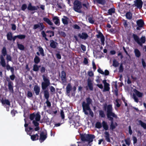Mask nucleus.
Here are the masks:
<instances>
[{"instance_id":"obj_1","label":"nucleus","mask_w":146,"mask_h":146,"mask_svg":"<svg viewBox=\"0 0 146 146\" xmlns=\"http://www.w3.org/2000/svg\"><path fill=\"white\" fill-rule=\"evenodd\" d=\"M42 77L44 82H42L41 86L42 89L44 90V96L46 100L45 103L47 104V107H50L51 106V104L49 101V92L47 90H46L47 87L50 85V81L49 78L46 76L44 74L42 75Z\"/></svg>"},{"instance_id":"obj_2","label":"nucleus","mask_w":146,"mask_h":146,"mask_svg":"<svg viewBox=\"0 0 146 146\" xmlns=\"http://www.w3.org/2000/svg\"><path fill=\"white\" fill-rule=\"evenodd\" d=\"M106 114L107 118L111 121L110 129L111 130H113L118 125L116 122L114 123L113 118H117V116L113 112V108L110 105L108 106Z\"/></svg>"},{"instance_id":"obj_3","label":"nucleus","mask_w":146,"mask_h":146,"mask_svg":"<svg viewBox=\"0 0 146 146\" xmlns=\"http://www.w3.org/2000/svg\"><path fill=\"white\" fill-rule=\"evenodd\" d=\"M86 102L84 101L82 103L83 111L86 115H88V111H89L90 114L91 116L93 117L94 115V113L92 111L90 107V104L92 103V100L90 97H88L86 98Z\"/></svg>"},{"instance_id":"obj_4","label":"nucleus","mask_w":146,"mask_h":146,"mask_svg":"<svg viewBox=\"0 0 146 146\" xmlns=\"http://www.w3.org/2000/svg\"><path fill=\"white\" fill-rule=\"evenodd\" d=\"M80 139L83 142H87L88 144L93 141V139L95 138V136L93 134H80Z\"/></svg>"},{"instance_id":"obj_5","label":"nucleus","mask_w":146,"mask_h":146,"mask_svg":"<svg viewBox=\"0 0 146 146\" xmlns=\"http://www.w3.org/2000/svg\"><path fill=\"white\" fill-rule=\"evenodd\" d=\"M1 52L2 56H1V66L3 67H5L6 66V62L5 59L3 56H5L7 55V50L6 48L4 46L1 50Z\"/></svg>"},{"instance_id":"obj_6","label":"nucleus","mask_w":146,"mask_h":146,"mask_svg":"<svg viewBox=\"0 0 146 146\" xmlns=\"http://www.w3.org/2000/svg\"><path fill=\"white\" fill-rule=\"evenodd\" d=\"M73 8L76 12L81 13L80 9L82 8L81 2L78 0L75 1L73 3Z\"/></svg>"},{"instance_id":"obj_7","label":"nucleus","mask_w":146,"mask_h":146,"mask_svg":"<svg viewBox=\"0 0 146 146\" xmlns=\"http://www.w3.org/2000/svg\"><path fill=\"white\" fill-rule=\"evenodd\" d=\"M25 123L24 124V127H25V131L27 132V134H30V132H33L34 131V129L33 127V126H31L30 124V122H29V123H27L26 120L25 119H24Z\"/></svg>"},{"instance_id":"obj_8","label":"nucleus","mask_w":146,"mask_h":146,"mask_svg":"<svg viewBox=\"0 0 146 146\" xmlns=\"http://www.w3.org/2000/svg\"><path fill=\"white\" fill-rule=\"evenodd\" d=\"M135 41L141 46H142V44L145 43V37H141L140 39L139 37H133Z\"/></svg>"},{"instance_id":"obj_9","label":"nucleus","mask_w":146,"mask_h":146,"mask_svg":"<svg viewBox=\"0 0 146 146\" xmlns=\"http://www.w3.org/2000/svg\"><path fill=\"white\" fill-rule=\"evenodd\" d=\"M44 27H45L42 23H39L37 24L34 25L33 29H38L39 31H41L44 29Z\"/></svg>"},{"instance_id":"obj_10","label":"nucleus","mask_w":146,"mask_h":146,"mask_svg":"<svg viewBox=\"0 0 146 146\" xmlns=\"http://www.w3.org/2000/svg\"><path fill=\"white\" fill-rule=\"evenodd\" d=\"M47 137V133L45 134L44 131H41L40 134V137L39 139V141L40 143L43 142L46 139Z\"/></svg>"},{"instance_id":"obj_11","label":"nucleus","mask_w":146,"mask_h":146,"mask_svg":"<svg viewBox=\"0 0 146 146\" xmlns=\"http://www.w3.org/2000/svg\"><path fill=\"white\" fill-rule=\"evenodd\" d=\"M134 5L137 8L141 9L142 8L143 4V2L141 0H136L134 1Z\"/></svg>"},{"instance_id":"obj_12","label":"nucleus","mask_w":146,"mask_h":146,"mask_svg":"<svg viewBox=\"0 0 146 146\" xmlns=\"http://www.w3.org/2000/svg\"><path fill=\"white\" fill-rule=\"evenodd\" d=\"M102 82L104 84V88L103 91H108L110 90V84L106 82V80H104L102 81Z\"/></svg>"},{"instance_id":"obj_13","label":"nucleus","mask_w":146,"mask_h":146,"mask_svg":"<svg viewBox=\"0 0 146 146\" xmlns=\"http://www.w3.org/2000/svg\"><path fill=\"white\" fill-rule=\"evenodd\" d=\"M61 79L63 83H65L66 81V72L64 71H62L61 72Z\"/></svg>"},{"instance_id":"obj_14","label":"nucleus","mask_w":146,"mask_h":146,"mask_svg":"<svg viewBox=\"0 0 146 146\" xmlns=\"http://www.w3.org/2000/svg\"><path fill=\"white\" fill-rule=\"evenodd\" d=\"M92 80L90 78H88L87 80V85L89 87V89L90 91L93 90V87Z\"/></svg>"},{"instance_id":"obj_15","label":"nucleus","mask_w":146,"mask_h":146,"mask_svg":"<svg viewBox=\"0 0 146 146\" xmlns=\"http://www.w3.org/2000/svg\"><path fill=\"white\" fill-rule=\"evenodd\" d=\"M32 132H30V134H29L31 136V138L33 141H35L38 139L39 135L37 133L35 134L31 135Z\"/></svg>"},{"instance_id":"obj_16","label":"nucleus","mask_w":146,"mask_h":146,"mask_svg":"<svg viewBox=\"0 0 146 146\" xmlns=\"http://www.w3.org/2000/svg\"><path fill=\"white\" fill-rule=\"evenodd\" d=\"M38 121L33 120L32 121V123L36 127L34 129V131H37L40 129V127L39 126V123L38 122Z\"/></svg>"},{"instance_id":"obj_17","label":"nucleus","mask_w":146,"mask_h":146,"mask_svg":"<svg viewBox=\"0 0 146 146\" xmlns=\"http://www.w3.org/2000/svg\"><path fill=\"white\" fill-rule=\"evenodd\" d=\"M104 137L105 138V140L108 142H111L110 139V136L109 132L106 131L104 132Z\"/></svg>"},{"instance_id":"obj_18","label":"nucleus","mask_w":146,"mask_h":146,"mask_svg":"<svg viewBox=\"0 0 146 146\" xmlns=\"http://www.w3.org/2000/svg\"><path fill=\"white\" fill-rule=\"evenodd\" d=\"M33 90L35 92L36 95L37 96L39 94L40 92V87L37 85H35L33 88Z\"/></svg>"},{"instance_id":"obj_19","label":"nucleus","mask_w":146,"mask_h":146,"mask_svg":"<svg viewBox=\"0 0 146 146\" xmlns=\"http://www.w3.org/2000/svg\"><path fill=\"white\" fill-rule=\"evenodd\" d=\"M8 89L11 92L13 93L14 92L13 83L12 82H10L8 83Z\"/></svg>"},{"instance_id":"obj_20","label":"nucleus","mask_w":146,"mask_h":146,"mask_svg":"<svg viewBox=\"0 0 146 146\" xmlns=\"http://www.w3.org/2000/svg\"><path fill=\"white\" fill-rule=\"evenodd\" d=\"M39 8L38 6L36 7L32 6L31 3H29L28 7V9L31 11H34L37 10Z\"/></svg>"},{"instance_id":"obj_21","label":"nucleus","mask_w":146,"mask_h":146,"mask_svg":"<svg viewBox=\"0 0 146 146\" xmlns=\"http://www.w3.org/2000/svg\"><path fill=\"white\" fill-rule=\"evenodd\" d=\"M66 93L67 94H69L72 90V86L70 83L68 84L66 88Z\"/></svg>"},{"instance_id":"obj_22","label":"nucleus","mask_w":146,"mask_h":146,"mask_svg":"<svg viewBox=\"0 0 146 146\" xmlns=\"http://www.w3.org/2000/svg\"><path fill=\"white\" fill-rule=\"evenodd\" d=\"M40 66V65H38L37 64H35L33 65V70L35 72H38Z\"/></svg>"},{"instance_id":"obj_23","label":"nucleus","mask_w":146,"mask_h":146,"mask_svg":"<svg viewBox=\"0 0 146 146\" xmlns=\"http://www.w3.org/2000/svg\"><path fill=\"white\" fill-rule=\"evenodd\" d=\"M38 50L40 52V55L42 56L43 57L45 56V54L44 53V50L42 47L40 46L38 47Z\"/></svg>"},{"instance_id":"obj_24","label":"nucleus","mask_w":146,"mask_h":146,"mask_svg":"<svg viewBox=\"0 0 146 146\" xmlns=\"http://www.w3.org/2000/svg\"><path fill=\"white\" fill-rule=\"evenodd\" d=\"M102 126L104 129L106 131L108 129L109 127L107 123L105 121H103L102 122Z\"/></svg>"},{"instance_id":"obj_25","label":"nucleus","mask_w":146,"mask_h":146,"mask_svg":"<svg viewBox=\"0 0 146 146\" xmlns=\"http://www.w3.org/2000/svg\"><path fill=\"white\" fill-rule=\"evenodd\" d=\"M68 18L65 16H64L62 19V23L64 25L68 24Z\"/></svg>"},{"instance_id":"obj_26","label":"nucleus","mask_w":146,"mask_h":146,"mask_svg":"<svg viewBox=\"0 0 146 146\" xmlns=\"http://www.w3.org/2000/svg\"><path fill=\"white\" fill-rule=\"evenodd\" d=\"M1 103L2 104H6L9 106L10 105V102L7 99L3 100V99L1 100Z\"/></svg>"},{"instance_id":"obj_27","label":"nucleus","mask_w":146,"mask_h":146,"mask_svg":"<svg viewBox=\"0 0 146 146\" xmlns=\"http://www.w3.org/2000/svg\"><path fill=\"white\" fill-rule=\"evenodd\" d=\"M137 23L139 27H142L144 24V23L142 20H139L137 21Z\"/></svg>"},{"instance_id":"obj_28","label":"nucleus","mask_w":146,"mask_h":146,"mask_svg":"<svg viewBox=\"0 0 146 146\" xmlns=\"http://www.w3.org/2000/svg\"><path fill=\"white\" fill-rule=\"evenodd\" d=\"M53 20L54 22L56 25H59V20L57 17H54L53 18Z\"/></svg>"},{"instance_id":"obj_29","label":"nucleus","mask_w":146,"mask_h":146,"mask_svg":"<svg viewBox=\"0 0 146 146\" xmlns=\"http://www.w3.org/2000/svg\"><path fill=\"white\" fill-rule=\"evenodd\" d=\"M135 92L136 95L139 98H141L143 96V93L139 92L137 90L135 89Z\"/></svg>"},{"instance_id":"obj_30","label":"nucleus","mask_w":146,"mask_h":146,"mask_svg":"<svg viewBox=\"0 0 146 146\" xmlns=\"http://www.w3.org/2000/svg\"><path fill=\"white\" fill-rule=\"evenodd\" d=\"M34 61L35 64H38L40 61V58L38 56H35Z\"/></svg>"},{"instance_id":"obj_31","label":"nucleus","mask_w":146,"mask_h":146,"mask_svg":"<svg viewBox=\"0 0 146 146\" xmlns=\"http://www.w3.org/2000/svg\"><path fill=\"white\" fill-rule=\"evenodd\" d=\"M43 20L47 23L48 25H52L53 23L48 18L44 17L43 19Z\"/></svg>"},{"instance_id":"obj_32","label":"nucleus","mask_w":146,"mask_h":146,"mask_svg":"<svg viewBox=\"0 0 146 146\" xmlns=\"http://www.w3.org/2000/svg\"><path fill=\"white\" fill-rule=\"evenodd\" d=\"M6 69L8 70L9 71L10 70L11 72H13L14 71V69L13 67H11L10 65L9 64H7L6 65Z\"/></svg>"},{"instance_id":"obj_33","label":"nucleus","mask_w":146,"mask_h":146,"mask_svg":"<svg viewBox=\"0 0 146 146\" xmlns=\"http://www.w3.org/2000/svg\"><path fill=\"white\" fill-rule=\"evenodd\" d=\"M134 52L135 56L137 57H139L141 56V53L139 50L137 49H135L134 50Z\"/></svg>"},{"instance_id":"obj_34","label":"nucleus","mask_w":146,"mask_h":146,"mask_svg":"<svg viewBox=\"0 0 146 146\" xmlns=\"http://www.w3.org/2000/svg\"><path fill=\"white\" fill-rule=\"evenodd\" d=\"M138 122L141 126L144 129H146V123L143 122L141 120H139Z\"/></svg>"},{"instance_id":"obj_35","label":"nucleus","mask_w":146,"mask_h":146,"mask_svg":"<svg viewBox=\"0 0 146 146\" xmlns=\"http://www.w3.org/2000/svg\"><path fill=\"white\" fill-rule=\"evenodd\" d=\"M99 114L100 117H105L106 115L104 111L102 110H100L99 111Z\"/></svg>"},{"instance_id":"obj_36","label":"nucleus","mask_w":146,"mask_h":146,"mask_svg":"<svg viewBox=\"0 0 146 146\" xmlns=\"http://www.w3.org/2000/svg\"><path fill=\"white\" fill-rule=\"evenodd\" d=\"M57 43L54 42L53 40H52L50 44V46L52 48H55L56 47V44Z\"/></svg>"},{"instance_id":"obj_37","label":"nucleus","mask_w":146,"mask_h":146,"mask_svg":"<svg viewBox=\"0 0 146 146\" xmlns=\"http://www.w3.org/2000/svg\"><path fill=\"white\" fill-rule=\"evenodd\" d=\"M119 65L118 62L115 59H114L113 61L112 65L114 67H117Z\"/></svg>"},{"instance_id":"obj_38","label":"nucleus","mask_w":146,"mask_h":146,"mask_svg":"<svg viewBox=\"0 0 146 146\" xmlns=\"http://www.w3.org/2000/svg\"><path fill=\"white\" fill-rule=\"evenodd\" d=\"M95 127L98 129H100L102 127V125L101 123L98 121L96 122L95 124Z\"/></svg>"},{"instance_id":"obj_39","label":"nucleus","mask_w":146,"mask_h":146,"mask_svg":"<svg viewBox=\"0 0 146 146\" xmlns=\"http://www.w3.org/2000/svg\"><path fill=\"white\" fill-rule=\"evenodd\" d=\"M17 46L18 48L21 50H24L25 48L24 46L21 44H18Z\"/></svg>"},{"instance_id":"obj_40","label":"nucleus","mask_w":146,"mask_h":146,"mask_svg":"<svg viewBox=\"0 0 146 146\" xmlns=\"http://www.w3.org/2000/svg\"><path fill=\"white\" fill-rule=\"evenodd\" d=\"M126 17L127 19H130L132 18V14L130 12H127L126 13Z\"/></svg>"},{"instance_id":"obj_41","label":"nucleus","mask_w":146,"mask_h":146,"mask_svg":"<svg viewBox=\"0 0 146 146\" xmlns=\"http://www.w3.org/2000/svg\"><path fill=\"white\" fill-rule=\"evenodd\" d=\"M96 1L98 3L102 5H104L106 3L105 0H96Z\"/></svg>"},{"instance_id":"obj_42","label":"nucleus","mask_w":146,"mask_h":146,"mask_svg":"<svg viewBox=\"0 0 146 146\" xmlns=\"http://www.w3.org/2000/svg\"><path fill=\"white\" fill-rule=\"evenodd\" d=\"M125 142L126 144L128 146L130 145L131 143V141L130 140V139L128 137L125 139Z\"/></svg>"},{"instance_id":"obj_43","label":"nucleus","mask_w":146,"mask_h":146,"mask_svg":"<svg viewBox=\"0 0 146 146\" xmlns=\"http://www.w3.org/2000/svg\"><path fill=\"white\" fill-rule=\"evenodd\" d=\"M35 121H39L40 120V115L39 114L37 113L35 115Z\"/></svg>"},{"instance_id":"obj_44","label":"nucleus","mask_w":146,"mask_h":146,"mask_svg":"<svg viewBox=\"0 0 146 146\" xmlns=\"http://www.w3.org/2000/svg\"><path fill=\"white\" fill-rule=\"evenodd\" d=\"M6 59L7 60V62H8L9 61H12V58L10 55L7 54L6 55Z\"/></svg>"},{"instance_id":"obj_45","label":"nucleus","mask_w":146,"mask_h":146,"mask_svg":"<svg viewBox=\"0 0 146 146\" xmlns=\"http://www.w3.org/2000/svg\"><path fill=\"white\" fill-rule=\"evenodd\" d=\"M11 73H12V75L10 76V78L11 80H13L15 78V76L14 74V71L13 72H11Z\"/></svg>"},{"instance_id":"obj_46","label":"nucleus","mask_w":146,"mask_h":146,"mask_svg":"<svg viewBox=\"0 0 146 146\" xmlns=\"http://www.w3.org/2000/svg\"><path fill=\"white\" fill-rule=\"evenodd\" d=\"M124 68L123 66V64L121 63L120 65L119 68V72H122L123 71Z\"/></svg>"},{"instance_id":"obj_47","label":"nucleus","mask_w":146,"mask_h":146,"mask_svg":"<svg viewBox=\"0 0 146 146\" xmlns=\"http://www.w3.org/2000/svg\"><path fill=\"white\" fill-rule=\"evenodd\" d=\"M33 96L32 93L30 91H28L27 92V96L28 98L32 97Z\"/></svg>"},{"instance_id":"obj_48","label":"nucleus","mask_w":146,"mask_h":146,"mask_svg":"<svg viewBox=\"0 0 146 146\" xmlns=\"http://www.w3.org/2000/svg\"><path fill=\"white\" fill-rule=\"evenodd\" d=\"M35 115L34 113H33L30 114L29 118L31 120L33 121L35 118Z\"/></svg>"},{"instance_id":"obj_49","label":"nucleus","mask_w":146,"mask_h":146,"mask_svg":"<svg viewBox=\"0 0 146 146\" xmlns=\"http://www.w3.org/2000/svg\"><path fill=\"white\" fill-rule=\"evenodd\" d=\"M98 38H100L101 45L104 46V45L105 37H97Z\"/></svg>"},{"instance_id":"obj_50","label":"nucleus","mask_w":146,"mask_h":146,"mask_svg":"<svg viewBox=\"0 0 146 146\" xmlns=\"http://www.w3.org/2000/svg\"><path fill=\"white\" fill-rule=\"evenodd\" d=\"M46 70L44 66H42L40 69V72L42 74L44 73L45 72Z\"/></svg>"},{"instance_id":"obj_51","label":"nucleus","mask_w":146,"mask_h":146,"mask_svg":"<svg viewBox=\"0 0 146 146\" xmlns=\"http://www.w3.org/2000/svg\"><path fill=\"white\" fill-rule=\"evenodd\" d=\"M11 113L12 116L14 117L15 116L16 113H17V111L13 109V110L11 111Z\"/></svg>"},{"instance_id":"obj_52","label":"nucleus","mask_w":146,"mask_h":146,"mask_svg":"<svg viewBox=\"0 0 146 146\" xmlns=\"http://www.w3.org/2000/svg\"><path fill=\"white\" fill-rule=\"evenodd\" d=\"M60 115L62 119H63L64 118V114L63 110H60Z\"/></svg>"},{"instance_id":"obj_53","label":"nucleus","mask_w":146,"mask_h":146,"mask_svg":"<svg viewBox=\"0 0 146 146\" xmlns=\"http://www.w3.org/2000/svg\"><path fill=\"white\" fill-rule=\"evenodd\" d=\"M120 101V100L118 99H117L116 100L115 102L116 103V106L117 108H119L120 107L121 105L119 104V101Z\"/></svg>"},{"instance_id":"obj_54","label":"nucleus","mask_w":146,"mask_h":146,"mask_svg":"<svg viewBox=\"0 0 146 146\" xmlns=\"http://www.w3.org/2000/svg\"><path fill=\"white\" fill-rule=\"evenodd\" d=\"M7 39L8 40H12L13 39V38H18L19 39H23L25 38V37H7Z\"/></svg>"},{"instance_id":"obj_55","label":"nucleus","mask_w":146,"mask_h":146,"mask_svg":"<svg viewBox=\"0 0 146 146\" xmlns=\"http://www.w3.org/2000/svg\"><path fill=\"white\" fill-rule=\"evenodd\" d=\"M115 10L113 9H110L108 10V13L110 15H111L114 12Z\"/></svg>"},{"instance_id":"obj_56","label":"nucleus","mask_w":146,"mask_h":146,"mask_svg":"<svg viewBox=\"0 0 146 146\" xmlns=\"http://www.w3.org/2000/svg\"><path fill=\"white\" fill-rule=\"evenodd\" d=\"M96 36H104L100 32L98 31L97 32V34L96 35Z\"/></svg>"},{"instance_id":"obj_57","label":"nucleus","mask_w":146,"mask_h":146,"mask_svg":"<svg viewBox=\"0 0 146 146\" xmlns=\"http://www.w3.org/2000/svg\"><path fill=\"white\" fill-rule=\"evenodd\" d=\"M50 90L51 93H54L55 91V88L53 86H51L50 87Z\"/></svg>"},{"instance_id":"obj_58","label":"nucleus","mask_w":146,"mask_h":146,"mask_svg":"<svg viewBox=\"0 0 146 146\" xmlns=\"http://www.w3.org/2000/svg\"><path fill=\"white\" fill-rule=\"evenodd\" d=\"M27 8V5L26 4H23L21 7L22 10L23 11H25Z\"/></svg>"},{"instance_id":"obj_59","label":"nucleus","mask_w":146,"mask_h":146,"mask_svg":"<svg viewBox=\"0 0 146 146\" xmlns=\"http://www.w3.org/2000/svg\"><path fill=\"white\" fill-rule=\"evenodd\" d=\"M133 143L134 144L137 143V139L134 136L133 137Z\"/></svg>"},{"instance_id":"obj_60","label":"nucleus","mask_w":146,"mask_h":146,"mask_svg":"<svg viewBox=\"0 0 146 146\" xmlns=\"http://www.w3.org/2000/svg\"><path fill=\"white\" fill-rule=\"evenodd\" d=\"M141 62L142 66L143 68H145L146 66V64L144 60L143 59H142L141 60Z\"/></svg>"},{"instance_id":"obj_61","label":"nucleus","mask_w":146,"mask_h":146,"mask_svg":"<svg viewBox=\"0 0 146 146\" xmlns=\"http://www.w3.org/2000/svg\"><path fill=\"white\" fill-rule=\"evenodd\" d=\"M92 64L93 69H94V71H95L96 69V67L94 61H92Z\"/></svg>"},{"instance_id":"obj_62","label":"nucleus","mask_w":146,"mask_h":146,"mask_svg":"<svg viewBox=\"0 0 146 146\" xmlns=\"http://www.w3.org/2000/svg\"><path fill=\"white\" fill-rule=\"evenodd\" d=\"M81 47L82 50H83L84 51H85L86 50V47L84 45L82 44H81Z\"/></svg>"},{"instance_id":"obj_63","label":"nucleus","mask_w":146,"mask_h":146,"mask_svg":"<svg viewBox=\"0 0 146 146\" xmlns=\"http://www.w3.org/2000/svg\"><path fill=\"white\" fill-rule=\"evenodd\" d=\"M98 72L102 74H104V72L100 68H99V69L98 70Z\"/></svg>"},{"instance_id":"obj_64","label":"nucleus","mask_w":146,"mask_h":146,"mask_svg":"<svg viewBox=\"0 0 146 146\" xmlns=\"http://www.w3.org/2000/svg\"><path fill=\"white\" fill-rule=\"evenodd\" d=\"M88 74L90 76L92 77L94 76V73L92 71H88Z\"/></svg>"}]
</instances>
